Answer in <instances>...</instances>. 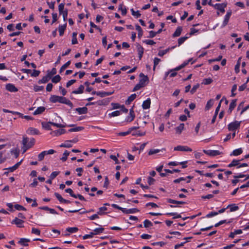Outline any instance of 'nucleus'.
Instances as JSON below:
<instances>
[{
	"label": "nucleus",
	"instance_id": "de8ad7c7",
	"mask_svg": "<svg viewBox=\"0 0 249 249\" xmlns=\"http://www.w3.org/2000/svg\"><path fill=\"white\" fill-rule=\"evenodd\" d=\"M71 64V61H68L67 63L64 64L60 70V73H61L65 69H66Z\"/></svg>",
	"mask_w": 249,
	"mask_h": 249
},
{
	"label": "nucleus",
	"instance_id": "37998d69",
	"mask_svg": "<svg viewBox=\"0 0 249 249\" xmlns=\"http://www.w3.org/2000/svg\"><path fill=\"white\" fill-rule=\"evenodd\" d=\"M143 48L142 46H139L138 48V52L139 54V59H141L142 54L143 53Z\"/></svg>",
	"mask_w": 249,
	"mask_h": 249
},
{
	"label": "nucleus",
	"instance_id": "3c124183",
	"mask_svg": "<svg viewBox=\"0 0 249 249\" xmlns=\"http://www.w3.org/2000/svg\"><path fill=\"white\" fill-rule=\"evenodd\" d=\"M104 230V229L103 228H99L95 229L93 232L94 235H96L103 232Z\"/></svg>",
	"mask_w": 249,
	"mask_h": 249
},
{
	"label": "nucleus",
	"instance_id": "423d86ee",
	"mask_svg": "<svg viewBox=\"0 0 249 249\" xmlns=\"http://www.w3.org/2000/svg\"><path fill=\"white\" fill-rule=\"evenodd\" d=\"M203 152L206 154H207L209 156H215L219 155L221 154L220 152L218 150H203Z\"/></svg>",
	"mask_w": 249,
	"mask_h": 249
},
{
	"label": "nucleus",
	"instance_id": "e2e57ef3",
	"mask_svg": "<svg viewBox=\"0 0 249 249\" xmlns=\"http://www.w3.org/2000/svg\"><path fill=\"white\" fill-rule=\"evenodd\" d=\"M58 10L60 14H61V13L65 11L64 10V3H61L58 6Z\"/></svg>",
	"mask_w": 249,
	"mask_h": 249
},
{
	"label": "nucleus",
	"instance_id": "a18cd8bd",
	"mask_svg": "<svg viewBox=\"0 0 249 249\" xmlns=\"http://www.w3.org/2000/svg\"><path fill=\"white\" fill-rule=\"evenodd\" d=\"M166 214L168 215L174 216L173 219L178 218L181 217L180 214H178L176 213H167Z\"/></svg>",
	"mask_w": 249,
	"mask_h": 249
},
{
	"label": "nucleus",
	"instance_id": "bf43d9fd",
	"mask_svg": "<svg viewBox=\"0 0 249 249\" xmlns=\"http://www.w3.org/2000/svg\"><path fill=\"white\" fill-rule=\"evenodd\" d=\"M32 233L39 235L40 234V231L38 229L33 228L32 229Z\"/></svg>",
	"mask_w": 249,
	"mask_h": 249
},
{
	"label": "nucleus",
	"instance_id": "0e129e2a",
	"mask_svg": "<svg viewBox=\"0 0 249 249\" xmlns=\"http://www.w3.org/2000/svg\"><path fill=\"white\" fill-rule=\"evenodd\" d=\"M94 235V233H93V232H90L89 234H86L83 236V239H86L88 238H92L93 236Z\"/></svg>",
	"mask_w": 249,
	"mask_h": 249
},
{
	"label": "nucleus",
	"instance_id": "9d476101",
	"mask_svg": "<svg viewBox=\"0 0 249 249\" xmlns=\"http://www.w3.org/2000/svg\"><path fill=\"white\" fill-rule=\"evenodd\" d=\"M176 47V46L171 47H169L165 50L160 51L158 53V55L160 56H163L164 54L168 53L170 51L175 49Z\"/></svg>",
	"mask_w": 249,
	"mask_h": 249
},
{
	"label": "nucleus",
	"instance_id": "2f4dec72",
	"mask_svg": "<svg viewBox=\"0 0 249 249\" xmlns=\"http://www.w3.org/2000/svg\"><path fill=\"white\" fill-rule=\"evenodd\" d=\"M20 162H18V163H17L15 165H14V166H12V167H10L8 168H7V169L11 172H12L13 171H14L15 170H16L18 167V166H19V165L20 164Z\"/></svg>",
	"mask_w": 249,
	"mask_h": 249
},
{
	"label": "nucleus",
	"instance_id": "49530a36",
	"mask_svg": "<svg viewBox=\"0 0 249 249\" xmlns=\"http://www.w3.org/2000/svg\"><path fill=\"white\" fill-rule=\"evenodd\" d=\"M61 80V77L59 75H55L52 79V82L54 83H57Z\"/></svg>",
	"mask_w": 249,
	"mask_h": 249
},
{
	"label": "nucleus",
	"instance_id": "8fccbe9b",
	"mask_svg": "<svg viewBox=\"0 0 249 249\" xmlns=\"http://www.w3.org/2000/svg\"><path fill=\"white\" fill-rule=\"evenodd\" d=\"M131 12L132 15L136 17L137 18L140 17L141 16V14L140 13L139 11H135L133 9H131Z\"/></svg>",
	"mask_w": 249,
	"mask_h": 249
},
{
	"label": "nucleus",
	"instance_id": "ea45409f",
	"mask_svg": "<svg viewBox=\"0 0 249 249\" xmlns=\"http://www.w3.org/2000/svg\"><path fill=\"white\" fill-rule=\"evenodd\" d=\"M84 129L83 127L82 126H77L75 128H71L69 130V132H77L82 130Z\"/></svg>",
	"mask_w": 249,
	"mask_h": 249
},
{
	"label": "nucleus",
	"instance_id": "a19ab883",
	"mask_svg": "<svg viewBox=\"0 0 249 249\" xmlns=\"http://www.w3.org/2000/svg\"><path fill=\"white\" fill-rule=\"evenodd\" d=\"M241 58H239L237 61V64L235 66V71L236 73H238L239 72V68L240 66V61H241Z\"/></svg>",
	"mask_w": 249,
	"mask_h": 249
},
{
	"label": "nucleus",
	"instance_id": "f3484780",
	"mask_svg": "<svg viewBox=\"0 0 249 249\" xmlns=\"http://www.w3.org/2000/svg\"><path fill=\"white\" fill-rule=\"evenodd\" d=\"M236 101V99L232 100L231 103H230L229 108L228 110V112L229 113H231L232 112V110L235 107Z\"/></svg>",
	"mask_w": 249,
	"mask_h": 249
},
{
	"label": "nucleus",
	"instance_id": "4d7b16f0",
	"mask_svg": "<svg viewBox=\"0 0 249 249\" xmlns=\"http://www.w3.org/2000/svg\"><path fill=\"white\" fill-rule=\"evenodd\" d=\"M188 38V37L184 36V37H181L178 39V46H180Z\"/></svg>",
	"mask_w": 249,
	"mask_h": 249
},
{
	"label": "nucleus",
	"instance_id": "f8f14e48",
	"mask_svg": "<svg viewBox=\"0 0 249 249\" xmlns=\"http://www.w3.org/2000/svg\"><path fill=\"white\" fill-rule=\"evenodd\" d=\"M26 132L29 135H39L40 134L39 131L34 127H29Z\"/></svg>",
	"mask_w": 249,
	"mask_h": 249
},
{
	"label": "nucleus",
	"instance_id": "dca6fc26",
	"mask_svg": "<svg viewBox=\"0 0 249 249\" xmlns=\"http://www.w3.org/2000/svg\"><path fill=\"white\" fill-rule=\"evenodd\" d=\"M151 104V100L150 98L147 99L145 101H143L142 107L144 109H147L150 108Z\"/></svg>",
	"mask_w": 249,
	"mask_h": 249
},
{
	"label": "nucleus",
	"instance_id": "39448f33",
	"mask_svg": "<svg viewBox=\"0 0 249 249\" xmlns=\"http://www.w3.org/2000/svg\"><path fill=\"white\" fill-rule=\"evenodd\" d=\"M140 77L141 79L139 81V83L141 84L142 86H145L146 85V82L148 81V77L144 75L142 73H141L140 74Z\"/></svg>",
	"mask_w": 249,
	"mask_h": 249
},
{
	"label": "nucleus",
	"instance_id": "cd10ccee",
	"mask_svg": "<svg viewBox=\"0 0 249 249\" xmlns=\"http://www.w3.org/2000/svg\"><path fill=\"white\" fill-rule=\"evenodd\" d=\"M163 150H165V149H162L161 150L158 149H150L149 151L148 154L149 155H154V154H156L158 153L160 151H162Z\"/></svg>",
	"mask_w": 249,
	"mask_h": 249
},
{
	"label": "nucleus",
	"instance_id": "1a4fd4ad",
	"mask_svg": "<svg viewBox=\"0 0 249 249\" xmlns=\"http://www.w3.org/2000/svg\"><path fill=\"white\" fill-rule=\"evenodd\" d=\"M227 4L225 3H216L214 5V7L220 11L222 13L225 12L224 8L226 7Z\"/></svg>",
	"mask_w": 249,
	"mask_h": 249
},
{
	"label": "nucleus",
	"instance_id": "680f3d73",
	"mask_svg": "<svg viewBox=\"0 0 249 249\" xmlns=\"http://www.w3.org/2000/svg\"><path fill=\"white\" fill-rule=\"evenodd\" d=\"M119 9L121 10L122 14L125 15L126 14L127 11L125 7H124L123 5H120L119 7Z\"/></svg>",
	"mask_w": 249,
	"mask_h": 249
},
{
	"label": "nucleus",
	"instance_id": "13d9d810",
	"mask_svg": "<svg viewBox=\"0 0 249 249\" xmlns=\"http://www.w3.org/2000/svg\"><path fill=\"white\" fill-rule=\"evenodd\" d=\"M121 114V111L116 110L112 112L111 113L109 114V115L110 117H115L118 116Z\"/></svg>",
	"mask_w": 249,
	"mask_h": 249
},
{
	"label": "nucleus",
	"instance_id": "bb28decb",
	"mask_svg": "<svg viewBox=\"0 0 249 249\" xmlns=\"http://www.w3.org/2000/svg\"><path fill=\"white\" fill-rule=\"evenodd\" d=\"M241 160H234L232 161V162L229 164L228 165V167H233V166H239V164H240V161H241Z\"/></svg>",
	"mask_w": 249,
	"mask_h": 249
},
{
	"label": "nucleus",
	"instance_id": "412c9836",
	"mask_svg": "<svg viewBox=\"0 0 249 249\" xmlns=\"http://www.w3.org/2000/svg\"><path fill=\"white\" fill-rule=\"evenodd\" d=\"M244 107V102L241 103L238 107V109L240 110L242 109L240 114H242L243 113L246 111L248 108H249V105L246 106L245 107Z\"/></svg>",
	"mask_w": 249,
	"mask_h": 249
},
{
	"label": "nucleus",
	"instance_id": "6ab92c4d",
	"mask_svg": "<svg viewBox=\"0 0 249 249\" xmlns=\"http://www.w3.org/2000/svg\"><path fill=\"white\" fill-rule=\"evenodd\" d=\"M184 129V124L182 123L180 124L178 126H177L176 128V133L178 134H180Z\"/></svg>",
	"mask_w": 249,
	"mask_h": 249
},
{
	"label": "nucleus",
	"instance_id": "338daca9",
	"mask_svg": "<svg viewBox=\"0 0 249 249\" xmlns=\"http://www.w3.org/2000/svg\"><path fill=\"white\" fill-rule=\"evenodd\" d=\"M212 82H213V80L211 78H205V79H204L203 83L205 85H208V84H211Z\"/></svg>",
	"mask_w": 249,
	"mask_h": 249
},
{
	"label": "nucleus",
	"instance_id": "603ef678",
	"mask_svg": "<svg viewBox=\"0 0 249 249\" xmlns=\"http://www.w3.org/2000/svg\"><path fill=\"white\" fill-rule=\"evenodd\" d=\"M145 135V132H141L139 131L134 132L132 133V135L134 136H142Z\"/></svg>",
	"mask_w": 249,
	"mask_h": 249
},
{
	"label": "nucleus",
	"instance_id": "f704fd0d",
	"mask_svg": "<svg viewBox=\"0 0 249 249\" xmlns=\"http://www.w3.org/2000/svg\"><path fill=\"white\" fill-rule=\"evenodd\" d=\"M60 147L70 148L72 147V145L71 144L70 141H66L64 143H62L61 145H60Z\"/></svg>",
	"mask_w": 249,
	"mask_h": 249
},
{
	"label": "nucleus",
	"instance_id": "09e8293b",
	"mask_svg": "<svg viewBox=\"0 0 249 249\" xmlns=\"http://www.w3.org/2000/svg\"><path fill=\"white\" fill-rule=\"evenodd\" d=\"M107 208L106 207H102L99 208V211L97 212L98 214L100 215H102L105 214V213L104 211H107Z\"/></svg>",
	"mask_w": 249,
	"mask_h": 249
},
{
	"label": "nucleus",
	"instance_id": "5fc2aeb1",
	"mask_svg": "<svg viewBox=\"0 0 249 249\" xmlns=\"http://www.w3.org/2000/svg\"><path fill=\"white\" fill-rule=\"evenodd\" d=\"M78 230L76 227H71L67 229L66 231L71 233L76 232Z\"/></svg>",
	"mask_w": 249,
	"mask_h": 249
},
{
	"label": "nucleus",
	"instance_id": "aec40b11",
	"mask_svg": "<svg viewBox=\"0 0 249 249\" xmlns=\"http://www.w3.org/2000/svg\"><path fill=\"white\" fill-rule=\"evenodd\" d=\"M84 88H85L84 86L83 85H81L79 87V88L77 89L72 91V93L81 94V93H83Z\"/></svg>",
	"mask_w": 249,
	"mask_h": 249
},
{
	"label": "nucleus",
	"instance_id": "f257e3e1",
	"mask_svg": "<svg viewBox=\"0 0 249 249\" xmlns=\"http://www.w3.org/2000/svg\"><path fill=\"white\" fill-rule=\"evenodd\" d=\"M50 101L51 102L53 103L59 102L60 103L66 104L71 108L73 107L72 103L69 100L64 97L57 95H52L50 98Z\"/></svg>",
	"mask_w": 249,
	"mask_h": 249
},
{
	"label": "nucleus",
	"instance_id": "c85d7f7f",
	"mask_svg": "<svg viewBox=\"0 0 249 249\" xmlns=\"http://www.w3.org/2000/svg\"><path fill=\"white\" fill-rule=\"evenodd\" d=\"M242 153V150L241 148H238L237 149H235L233 151L231 154V156H238Z\"/></svg>",
	"mask_w": 249,
	"mask_h": 249
},
{
	"label": "nucleus",
	"instance_id": "ddd939ff",
	"mask_svg": "<svg viewBox=\"0 0 249 249\" xmlns=\"http://www.w3.org/2000/svg\"><path fill=\"white\" fill-rule=\"evenodd\" d=\"M139 212V210L137 208H132L129 209H126V208H124L122 210V212L126 214L129 213H134Z\"/></svg>",
	"mask_w": 249,
	"mask_h": 249
},
{
	"label": "nucleus",
	"instance_id": "e433bc0d",
	"mask_svg": "<svg viewBox=\"0 0 249 249\" xmlns=\"http://www.w3.org/2000/svg\"><path fill=\"white\" fill-rule=\"evenodd\" d=\"M230 208L231 212H234L238 210L239 207L235 204L229 205L227 206V208Z\"/></svg>",
	"mask_w": 249,
	"mask_h": 249
},
{
	"label": "nucleus",
	"instance_id": "5701e85b",
	"mask_svg": "<svg viewBox=\"0 0 249 249\" xmlns=\"http://www.w3.org/2000/svg\"><path fill=\"white\" fill-rule=\"evenodd\" d=\"M67 26V24L65 23L62 25H59L58 28V31L59 33V35L62 36L64 34V31L65 30Z\"/></svg>",
	"mask_w": 249,
	"mask_h": 249
},
{
	"label": "nucleus",
	"instance_id": "69168bd1",
	"mask_svg": "<svg viewBox=\"0 0 249 249\" xmlns=\"http://www.w3.org/2000/svg\"><path fill=\"white\" fill-rule=\"evenodd\" d=\"M160 61V59L155 57L154 60V67H153V70H155L156 66L159 63V62Z\"/></svg>",
	"mask_w": 249,
	"mask_h": 249
},
{
	"label": "nucleus",
	"instance_id": "052dcab7",
	"mask_svg": "<svg viewBox=\"0 0 249 249\" xmlns=\"http://www.w3.org/2000/svg\"><path fill=\"white\" fill-rule=\"evenodd\" d=\"M15 208L16 210L18 211H26V209L23 207L22 206L19 205V204H16L15 205Z\"/></svg>",
	"mask_w": 249,
	"mask_h": 249
},
{
	"label": "nucleus",
	"instance_id": "9b49d317",
	"mask_svg": "<svg viewBox=\"0 0 249 249\" xmlns=\"http://www.w3.org/2000/svg\"><path fill=\"white\" fill-rule=\"evenodd\" d=\"M66 130L64 129H61L55 131H53L51 132V135L53 136H59L65 133Z\"/></svg>",
	"mask_w": 249,
	"mask_h": 249
},
{
	"label": "nucleus",
	"instance_id": "4468645a",
	"mask_svg": "<svg viewBox=\"0 0 249 249\" xmlns=\"http://www.w3.org/2000/svg\"><path fill=\"white\" fill-rule=\"evenodd\" d=\"M135 117L134 112L133 109H131L130 110L129 114L126 118V121L128 122H131L134 119Z\"/></svg>",
	"mask_w": 249,
	"mask_h": 249
},
{
	"label": "nucleus",
	"instance_id": "c03bdc74",
	"mask_svg": "<svg viewBox=\"0 0 249 249\" xmlns=\"http://www.w3.org/2000/svg\"><path fill=\"white\" fill-rule=\"evenodd\" d=\"M249 81V77H248L246 82L239 87V90L241 91H243L247 88V84Z\"/></svg>",
	"mask_w": 249,
	"mask_h": 249
},
{
	"label": "nucleus",
	"instance_id": "393cba45",
	"mask_svg": "<svg viewBox=\"0 0 249 249\" xmlns=\"http://www.w3.org/2000/svg\"><path fill=\"white\" fill-rule=\"evenodd\" d=\"M167 201L168 202L172 204H183L185 203V202L184 201H177L175 200L172 199L171 198H168L167 199Z\"/></svg>",
	"mask_w": 249,
	"mask_h": 249
},
{
	"label": "nucleus",
	"instance_id": "a878e982",
	"mask_svg": "<svg viewBox=\"0 0 249 249\" xmlns=\"http://www.w3.org/2000/svg\"><path fill=\"white\" fill-rule=\"evenodd\" d=\"M182 28L181 27H178L176 31L174 32V33L173 34V37H178L179 36L182 32Z\"/></svg>",
	"mask_w": 249,
	"mask_h": 249
},
{
	"label": "nucleus",
	"instance_id": "6e6552de",
	"mask_svg": "<svg viewBox=\"0 0 249 249\" xmlns=\"http://www.w3.org/2000/svg\"><path fill=\"white\" fill-rule=\"evenodd\" d=\"M231 15V12H228L226 14V15L225 16L224 20L223 22V23L221 25V28H224L225 26H226L230 18Z\"/></svg>",
	"mask_w": 249,
	"mask_h": 249
},
{
	"label": "nucleus",
	"instance_id": "72a5a7b5",
	"mask_svg": "<svg viewBox=\"0 0 249 249\" xmlns=\"http://www.w3.org/2000/svg\"><path fill=\"white\" fill-rule=\"evenodd\" d=\"M50 78L51 77H50V75L47 74L39 80V83H46L50 80Z\"/></svg>",
	"mask_w": 249,
	"mask_h": 249
},
{
	"label": "nucleus",
	"instance_id": "473e14b6",
	"mask_svg": "<svg viewBox=\"0 0 249 249\" xmlns=\"http://www.w3.org/2000/svg\"><path fill=\"white\" fill-rule=\"evenodd\" d=\"M51 122H48V123H45V122H42V127L46 129H47V130H51V123H50Z\"/></svg>",
	"mask_w": 249,
	"mask_h": 249
},
{
	"label": "nucleus",
	"instance_id": "7c9ffc66",
	"mask_svg": "<svg viewBox=\"0 0 249 249\" xmlns=\"http://www.w3.org/2000/svg\"><path fill=\"white\" fill-rule=\"evenodd\" d=\"M30 241V240L26 238H21L19 241V243L21 245L27 246H28L27 243Z\"/></svg>",
	"mask_w": 249,
	"mask_h": 249
},
{
	"label": "nucleus",
	"instance_id": "774afa93",
	"mask_svg": "<svg viewBox=\"0 0 249 249\" xmlns=\"http://www.w3.org/2000/svg\"><path fill=\"white\" fill-rule=\"evenodd\" d=\"M54 195L58 199V200L61 202L62 203L64 198L62 197V196L57 193H55Z\"/></svg>",
	"mask_w": 249,
	"mask_h": 249
},
{
	"label": "nucleus",
	"instance_id": "79ce46f5",
	"mask_svg": "<svg viewBox=\"0 0 249 249\" xmlns=\"http://www.w3.org/2000/svg\"><path fill=\"white\" fill-rule=\"evenodd\" d=\"M144 227L146 228L153 226L152 222L149 220L146 219L143 222Z\"/></svg>",
	"mask_w": 249,
	"mask_h": 249
},
{
	"label": "nucleus",
	"instance_id": "a211bd4d",
	"mask_svg": "<svg viewBox=\"0 0 249 249\" xmlns=\"http://www.w3.org/2000/svg\"><path fill=\"white\" fill-rule=\"evenodd\" d=\"M75 110L79 114H84L87 113L88 108L86 107H79L75 109Z\"/></svg>",
	"mask_w": 249,
	"mask_h": 249
},
{
	"label": "nucleus",
	"instance_id": "4be33fe9",
	"mask_svg": "<svg viewBox=\"0 0 249 249\" xmlns=\"http://www.w3.org/2000/svg\"><path fill=\"white\" fill-rule=\"evenodd\" d=\"M45 110V108L44 107H38L33 113L34 115L40 114L44 112Z\"/></svg>",
	"mask_w": 249,
	"mask_h": 249
},
{
	"label": "nucleus",
	"instance_id": "b1692460",
	"mask_svg": "<svg viewBox=\"0 0 249 249\" xmlns=\"http://www.w3.org/2000/svg\"><path fill=\"white\" fill-rule=\"evenodd\" d=\"M136 96L137 95L135 93L131 94L126 101L125 104L127 105L130 104L136 98Z\"/></svg>",
	"mask_w": 249,
	"mask_h": 249
},
{
	"label": "nucleus",
	"instance_id": "58836bf2",
	"mask_svg": "<svg viewBox=\"0 0 249 249\" xmlns=\"http://www.w3.org/2000/svg\"><path fill=\"white\" fill-rule=\"evenodd\" d=\"M213 99H210L208 101L207 105L205 107L206 110H209L213 105Z\"/></svg>",
	"mask_w": 249,
	"mask_h": 249
},
{
	"label": "nucleus",
	"instance_id": "4c0bfd02",
	"mask_svg": "<svg viewBox=\"0 0 249 249\" xmlns=\"http://www.w3.org/2000/svg\"><path fill=\"white\" fill-rule=\"evenodd\" d=\"M242 232V231L241 230H236L234 232H231L230 233V234L229 235V237H231V238H233L234 237L235 235L241 234Z\"/></svg>",
	"mask_w": 249,
	"mask_h": 249
},
{
	"label": "nucleus",
	"instance_id": "c756f323",
	"mask_svg": "<svg viewBox=\"0 0 249 249\" xmlns=\"http://www.w3.org/2000/svg\"><path fill=\"white\" fill-rule=\"evenodd\" d=\"M191 61V59H189L186 62H184L183 64H182L181 65L176 67L174 70V71H179L180 70H181L182 68H184V67H185L187 65H188V64L189 63V62Z\"/></svg>",
	"mask_w": 249,
	"mask_h": 249
},
{
	"label": "nucleus",
	"instance_id": "0eeeda50",
	"mask_svg": "<svg viewBox=\"0 0 249 249\" xmlns=\"http://www.w3.org/2000/svg\"><path fill=\"white\" fill-rule=\"evenodd\" d=\"M12 224H16L18 227L22 228L24 227L23 223L24 221L20 219L17 217H16L11 222Z\"/></svg>",
	"mask_w": 249,
	"mask_h": 249
},
{
	"label": "nucleus",
	"instance_id": "20e7f679",
	"mask_svg": "<svg viewBox=\"0 0 249 249\" xmlns=\"http://www.w3.org/2000/svg\"><path fill=\"white\" fill-rule=\"evenodd\" d=\"M240 126V122L235 121L230 123L228 125V129L230 131H235Z\"/></svg>",
	"mask_w": 249,
	"mask_h": 249
},
{
	"label": "nucleus",
	"instance_id": "2eb2a0df",
	"mask_svg": "<svg viewBox=\"0 0 249 249\" xmlns=\"http://www.w3.org/2000/svg\"><path fill=\"white\" fill-rule=\"evenodd\" d=\"M6 89L7 90L11 92H16L18 91V89L13 84H7L6 85Z\"/></svg>",
	"mask_w": 249,
	"mask_h": 249
},
{
	"label": "nucleus",
	"instance_id": "864d4df0",
	"mask_svg": "<svg viewBox=\"0 0 249 249\" xmlns=\"http://www.w3.org/2000/svg\"><path fill=\"white\" fill-rule=\"evenodd\" d=\"M66 193H69L72 197L77 198L76 195L73 194V191L71 188H68L65 190Z\"/></svg>",
	"mask_w": 249,
	"mask_h": 249
},
{
	"label": "nucleus",
	"instance_id": "c9c22d12",
	"mask_svg": "<svg viewBox=\"0 0 249 249\" xmlns=\"http://www.w3.org/2000/svg\"><path fill=\"white\" fill-rule=\"evenodd\" d=\"M136 29L138 32V37L140 38L142 36V34H143L142 30V28L139 25H136Z\"/></svg>",
	"mask_w": 249,
	"mask_h": 249
},
{
	"label": "nucleus",
	"instance_id": "f03ea898",
	"mask_svg": "<svg viewBox=\"0 0 249 249\" xmlns=\"http://www.w3.org/2000/svg\"><path fill=\"white\" fill-rule=\"evenodd\" d=\"M35 140L34 138L29 139L28 137L24 136L22 141L23 153H25L27 149L32 147L35 144Z\"/></svg>",
	"mask_w": 249,
	"mask_h": 249
},
{
	"label": "nucleus",
	"instance_id": "6e6d98bb",
	"mask_svg": "<svg viewBox=\"0 0 249 249\" xmlns=\"http://www.w3.org/2000/svg\"><path fill=\"white\" fill-rule=\"evenodd\" d=\"M69 154L70 153L68 151L66 150L63 153V156L61 158V160L62 161H66L67 159V157Z\"/></svg>",
	"mask_w": 249,
	"mask_h": 249
},
{
	"label": "nucleus",
	"instance_id": "7ed1b4c3",
	"mask_svg": "<svg viewBox=\"0 0 249 249\" xmlns=\"http://www.w3.org/2000/svg\"><path fill=\"white\" fill-rule=\"evenodd\" d=\"M175 151H179L184 152H192V149L187 146L178 145L174 147Z\"/></svg>",
	"mask_w": 249,
	"mask_h": 249
}]
</instances>
